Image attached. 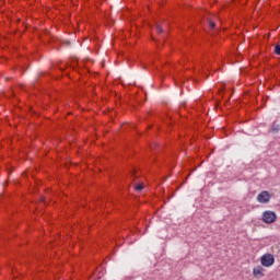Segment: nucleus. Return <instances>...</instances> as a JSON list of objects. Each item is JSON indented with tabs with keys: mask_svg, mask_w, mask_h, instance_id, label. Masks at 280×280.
<instances>
[{
	"mask_svg": "<svg viewBox=\"0 0 280 280\" xmlns=\"http://www.w3.org/2000/svg\"><path fill=\"white\" fill-rule=\"evenodd\" d=\"M262 222L265 224H275L277 222V213L275 211H265L262 213Z\"/></svg>",
	"mask_w": 280,
	"mask_h": 280,
	"instance_id": "obj_1",
	"label": "nucleus"
},
{
	"mask_svg": "<svg viewBox=\"0 0 280 280\" xmlns=\"http://www.w3.org/2000/svg\"><path fill=\"white\" fill-rule=\"evenodd\" d=\"M260 262L262 266H265V268H270V266L275 264V256H272L271 254H265L264 256H261Z\"/></svg>",
	"mask_w": 280,
	"mask_h": 280,
	"instance_id": "obj_2",
	"label": "nucleus"
},
{
	"mask_svg": "<svg viewBox=\"0 0 280 280\" xmlns=\"http://www.w3.org/2000/svg\"><path fill=\"white\" fill-rule=\"evenodd\" d=\"M270 198H272V196H270V192L268 190H262L258 196H257V200L261 203V205H266L268 202H270Z\"/></svg>",
	"mask_w": 280,
	"mask_h": 280,
	"instance_id": "obj_3",
	"label": "nucleus"
},
{
	"mask_svg": "<svg viewBox=\"0 0 280 280\" xmlns=\"http://www.w3.org/2000/svg\"><path fill=\"white\" fill-rule=\"evenodd\" d=\"M265 270L266 269H264V267H261V266L255 267L253 270V275H254L255 279H261V277H265V275H264Z\"/></svg>",
	"mask_w": 280,
	"mask_h": 280,
	"instance_id": "obj_4",
	"label": "nucleus"
},
{
	"mask_svg": "<svg viewBox=\"0 0 280 280\" xmlns=\"http://www.w3.org/2000/svg\"><path fill=\"white\" fill-rule=\"evenodd\" d=\"M279 130H280V125H278L277 122H273L271 126V132L277 135V132H279Z\"/></svg>",
	"mask_w": 280,
	"mask_h": 280,
	"instance_id": "obj_5",
	"label": "nucleus"
},
{
	"mask_svg": "<svg viewBox=\"0 0 280 280\" xmlns=\"http://www.w3.org/2000/svg\"><path fill=\"white\" fill-rule=\"evenodd\" d=\"M150 149L152 150V152H154L155 150H161V145H159L156 142H152L150 144Z\"/></svg>",
	"mask_w": 280,
	"mask_h": 280,
	"instance_id": "obj_6",
	"label": "nucleus"
},
{
	"mask_svg": "<svg viewBox=\"0 0 280 280\" xmlns=\"http://www.w3.org/2000/svg\"><path fill=\"white\" fill-rule=\"evenodd\" d=\"M155 32L159 35L163 34V26H161V24H156L155 25Z\"/></svg>",
	"mask_w": 280,
	"mask_h": 280,
	"instance_id": "obj_7",
	"label": "nucleus"
},
{
	"mask_svg": "<svg viewBox=\"0 0 280 280\" xmlns=\"http://www.w3.org/2000/svg\"><path fill=\"white\" fill-rule=\"evenodd\" d=\"M136 191H143V183H139L135 185Z\"/></svg>",
	"mask_w": 280,
	"mask_h": 280,
	"instance_id": "obj_8",
	"label": "nucleus"
},
{
	"mask_svg": "<svg viewBox=\"0 0 280 280\" xmlns=\"http://www.w3.org/2000/svg\"><path fill=\"white\" fill-rule=\"evenodd\" d=\"M275 54H276L277 56H280V45H279V44H277V45L275 46Z\"/></svg>",
	"mask_w": 280,
	"mask_h": 280,
	"instance_id": "obj_9",
	"label": "nucleus"
},
{
	"mask_svg": "<svg viewBox=\"0 0 280 280\" xmlns=\"http://www.w3.org/2000/svg\"><path fill=\"white\" fill-rule=\"evenodd\" d=\"M209 25H210V30H215V22L210 21Z\"/></svg>",
	"mask_w": 280,
	"mask_h": 280,
	"instance_id": "obj_10",
	"label": "nucleus"
},
{
	"mask_svg": "<svg viewBox=\"0 0 280 280\" xmlns=\"http://www.w3.org/2000/svg\"><path fill=\"white\" fill-rule=\"evenodd\" d=\"M131 176H132V177L137 176V171H136V170H132V171H131Z\"/></svg>",
	"mask_w": 280,
	"mask_h": 280,
	"instance_id": "obj_11",
	"label": "nucleus"
}]
</instances>
